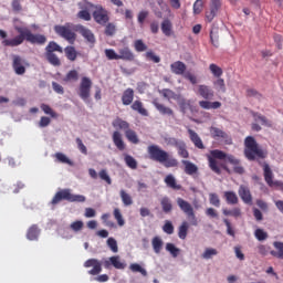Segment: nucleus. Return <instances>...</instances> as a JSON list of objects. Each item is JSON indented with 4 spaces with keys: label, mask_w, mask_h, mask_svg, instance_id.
Listing matches in <instances>:
<instances>
[{
    "label": "nucleus",
    "mask_w": 283,
    "mask_h": 283,
    "mask_svg": "<svg viewBox=\"0 0 283 283\" xmlns=\"http://www.w3.org/2000/svg\"><path fill=\"white\" fill-rule=\"evenodd\" d=\"M14 30L19 33L12 40L2 41V45L4 48H19V45H23V41H28L29 43L43 45L48 38L42 34H34L30 29L23 27H15Z\"/></svg>",
    "instance_id": "obj_1"
},
{
    "label": "nucleus",
    "mask_w": 283,
    "mask_h": 283,
    "mask_svg": "<svg viewBox=\"0 0 283 283\" xmlns=\"http://www.w3.org/2000/svg\"><path fill=\"white\" fill-rule=\"evenodd\" d=\"M103 266L104 269H112V266H114V269L123 271L127 266V263L122 261L119 255H113L108 259H103L102 261L98 259H88L84 262L85 269L93 268L88 271V275H99L103 272Z\"/></svg>",
    "instance_id": "obj_2"
},
{
    "label": "nucleus",
    "mask_w": 283,
    "mask_h": 283,
    "mask_svg": "<svg viewBox=\"0 0 283 283\" xmlns=\"http://www.w3.org/2000/svg\"><path fill=\"white\" fill-rule=\"evenodd\" d=\"M177 206L179 207L180 211L187 216L188 221H182L178 228V238L179 240H187V235L189 233V224L191 227H198V217H196V211H193V206L189 203V201L177 198Z\"/></svg>",
    "instance_id": "obj_3"
},
{
    "label": "nucleus",
    "mask_w": 283,
    "mask_h": 283,
    "mask_svg": "<svg viewBox=\"0 0 283 283\" xmlns=\"http://www.w3.org/2000/svg\"><path fill=\"white\" fill-rule=\"evenodd\" d=\"M147 151L150 160L160 163V165H164L167 169L178 165V159L169 156V153L160 148L158 145L148 146Z\"/></svg>",
    "instance_id": "obj_4"
},
{
    "label": "nucleus",
    "mask_w": 283,
    "mask_h": 283,
    "mask_svg": "<svg viewBox=\"0 0 283 283\" xmlns=\"http://www.w3.org/2000/svg\"><path fill=\"white\" fill-rule=\"evenodd\" d=\"M243 154L250 163H253V160H256L258 158H266V153L253 136L245 137Z\"/></svg>",
    "instance_id": "obj_5"
},
{
    "label": "nucleus",
    "mask_w": 283,
    "mask_h": 283,
    "mask_svg": "<svg viewBox=\"0 0 283 283\" xmlns=\"http://www.w3.org/2000/svg\"><path fill=\"white\" fill-rule=\"evenodd\" d=\"M211 156L217 158V160H226V163L232 165L234 174H238L239 176L244 175V167L240 164V159L235 158V156L227 154L220 149L211 150Z\"/></svg>",
    "instance_id": "obj_6"
},
{
    "label": "nucleus",
    "mask_w": 283,
    "mask_h": 283,
    "mask_svg": "<svg viewBox=\"0 0 283 283\" xmlns=\"http://www.w3.org/2000/svg\"><path fill=\"white\" fill-rule=\"evenodd\" d=\"M62 200H66L67 202H85L87 198L83 195H73L71 189H62L54 195L51 205L56 207Z\"/></svg>",
    "instance_id": "obj_7"
},
{
    "label": "nucleus",
    "mask_w": 283,
    "mask_h": 283,
    "mask_svg": "<svg viewBox=\"0 0 283 283\" xmlns=\"http://www.w3.org/2000/svg\"><path fill=\"white\" fill-rule=\"evenodd\" d=\"M170 70L172 74H176L177 76H184V78L189 81L192 85L198 83V77H196V75H193L191 72H187V64H185L182 61H176L170 64Z\"/></svg>",
    "instance_id": "obj_8"
},
{
    "label": "nucleus",
    "mask_w": 283,
    "mask_h": 283,
    "mask_svg": "<svg viewBox=\"0 0 283 283\" xmlns=\"http://www.w3.org/2000/svg\"><path fill=\"white\" fill-rule=\"evenodd\" d=\"M93 19L98 25H107L109 23V11H107L103 6L96 4L93 7Z\"/></svg>",
    "instance_id": "obj_9"
},
{
    "label": "nucleus",
    "mask_w": 283,
    "mask_h": 283,
    "mask_svg": "<svg viewBox=\"0 0 283 283\" xmlns=\"http://www.w3.org/2000/svg\"><path fill=\"white\" fill-rule=\"evenodd\" d=\"M92 92V80L87 76L82 77L78 88V96L84 103H90V94Z\"/></svg>",
    "instance_id": "obj_10"
},
{
    "label": "nucleus",
    "mask_w": 283,
    "mask_h": 283,
    "mask_svg": "<svg viewBox=\"0 0 283 283\" xmlns=\"http://www.w3.org/2000/svg\"><path fill=\"white\" fill-rule=\"evenodd\" d=\"M77 8L80 9L77 19H82V21H92V14L90 13V10L94 8V3L87 0H83L77 2Z\"/></svg>",
    "instance_id": "obj_11"
},
{
    "label": "nucleus",
    "mask_w": 283,
    "mask_h": 283,
    "mask_svg": "<svg viewBox=\"0 0 283 283\" xmlns=\"http://www.w3.org/2000/svg\"><path fill=\"white\" fill-rule=\"evenodd\" d=\"M54 32H56L59 36H61L65 41H69L70 43H74V41H76V33L72 31V29L70 28V24L55 25Z\"/></svg>",
    "instance_id": "obj_12"
},
{
    "label": "nucleus",
    "mask_w": 283,
    "mask_h": 283,
    "mask_svg": "<svg viewBox=\"0 0 283 283\" xmlns=\"http://www.w3.org/2000/svg\"><path fill=\"white\" fill-rule=\"evenodd\" d=\"M197 96H200L205 101H213L216 92L212 91L211 86L207 84H199L193 88Z\"/></svg>",
    "instance_id": "obj_13"
},
{
    "label": "nucleus",
    "mask_w": 283,
    "mask_h": 283,
    "mask_svg": "<svg viewBox=\"0 0 283 283\" xmlns=\"http://www.w3.org/2000/svg\"><path fill=\"white\" fill-rule=\"evenodd\" d=\"M222 8V0H210V9L206 12V20L211 23Z\"/></svg>",
    "instance_id": "obj_14"
},
{
    "label": "nucleus",
    "mask_w": 283,
    "mask_h": 283,
    "mask_svg": "<svg viewBox=\"0 0 283 283\" xmlns=\"http://www.w3.org/2000/svg\"><path fill=\"white\" fill-rule=\"evenodd\" d=\"M74 30L75 32H78L85 39V41H87V43H96V38L94 36L92 30L87 29L83 24L75 25Z\"/></svg>",
    "instance_id": "obj_15"
},
{
    "label": "nucleus",
    "mask_w": 283,
    "mask_h": 283,
    "mask_svg": "<svg viewBox=\"0 0 283 283\" xmlns=\"http://www.w3.org/2000/svg\"><path fill=\"white\" fill-rule=\"evenodd\" d=\"M238 193L244 205H253V195H251V189H249V186L241 185Z\"/></svg>",
    "instance_id": "obj_16"
},
{
    "label": "nucleus",
    "mask_w": 283,
    "mask_h": 283,
    "mask_svg": "<svg viewBox=\"0 0 283 283\" xmlns=\"http://www.w3.org/2000/svg\"><path fill=\"white\" fill-rule=\"evenodd\" d=\"M210 134H211L212 138H223V140H226L227 145H231L233 143L231 137H229V135L227 133H224L222 129H220L218 127H211Z\"/></svg>",
    "instance_id": "obj_17"
},
{
    "label": "nucleus",
    "mask_w": 283,
    "mask_h": 283,
    "mask_svg": "<svg viewBox=\"0 0 283 283\" xmlns=\"http://www.w3.org/2000/svg\"><path fill=\"white\" fill-rule=\"evenodd\" d=\"M263 176L268 187H275V181H273V170L268 163L263 164Z\"/></svg>",
    "instance_id": "obj_18"
},
{
    "label": "nucleus",
    "mask_w": 283,
    "mask_h": 283,
    "mask_svg": "<svg viewBox=\"0 0 283 283\" xmlns=\"http://www.w3.org/2000/svg\"><path fill=\"white\" fill-rule=\"evenodd\" d=\"M12 67L18 76H23L25 73V66H23V60L19 55L13 56Z\"/></svg>",
    "instance_id": "obj_19"
},
{
    "label": "nucleus",
    "mask_w": 283,
    "mask_h": 283,
    "mask_svg": "<svg viewBox=\"0 0 283 283\" xmlns=\"http://www.w3.org/2000/svg\"><path fill=\"white\" fill-rule=\"evenodd\" d=\"M135 59L136 56L134 55V52H132L130 48L125 46L118 50V61H134Z\"/></svg>",
    "instance_id": "obj_20"
},
{
    "label": "nucleus",
    "mask_w": 283,
    "mask_h": 283,
    "mask_svg": "<svg viewBox=\"0 0 283 283\" xmlns=\"http://www.w3.org/2000/svg\"><path fill=\"white\" fill-rule=\"evenodd\" d=\"M188 134H189L191 143H193V145H195V147H197V149H205V144L202 143V139L200 138V135H198V133H196L191 128H188Z\"/></svg>",
    "instance_id": "obj_21"
},
{
    "label": "nucleus",
    "mask_w": 283,
    "mask_h": 283,
    "mask_svg": "<svg viewBox=\"0 0 283 283\" xmlns=\"http://www.w3.org/2000/svg\"><path fill=\"white\" fill-rule=\"evenodd\" d=\"M252 117L255 123H261L263 127H273V122H271L266 116L262 115V113L252 112Z\"/></svg>",
    "instance_id": "obj_22"
},
{
    "label": "nucleus",
    "mask_w": 283,
    "mask_h": 283,
    "mask_svg": "<svg viewBox=\"0 0 283 283\" xmlns=\"http://www.w3.org/2000/svg\"><path fill=\"white\" fill-rule=\"evenodd\" d=\"M181 164L184 165L185 169V174H187V176H196V174H198V166L189 160H181Z\"/></svg>",
    "instance_id": "obj_23"
},
{
    "label": "nucleus",
    "mask_w": 283,
    "mask_h": 283,
    "mask_svg": "<svg viewBox=\"0 0 283 283\" xmlns=\"http://www.w3.org/2000/svg\"><path fill=\"white\" fill-rule=\"evenodd\" d=\"M113 143L119 151H125V142L123 140V135L120 132L115 130L113 133Z\"/></svg>",
    "instance_id": "obj_24"
},
{
    "label": "nucleus",
    "mask_w": 283,
    "mask_h": 283,
    "mask_svg": "<svg viewBox=\"0 0 283 283\" xmlns=\"http://www.w3.org/2000/svg\"><path fill=\"white\" fill-rule=\"evenodd\" d=\"M153 105L154 107H156V109L159 112V114H161L163 116H174V109H171L170 107H167L160 103H158L157 99L153 101Z\"/></svg>",
    "instance_id": "obj_25"
},
{
    "label": "nucleus",
    "mask_w": 283,
    "mask_h": 283,
    "mask_svg": "<svg viewBox=\"0 0 283 283\" xmlns=\"http://www.w3.org/2000/svg\"><path fill=\"white\" fill-rule=\"evenodd\" d=\"M273 247L275 250H272L270 254L277 260H283V242L282 241H274Z\"/></svg>",
    "instance_id": "obj_26"
},
{
    "label": "nucleus",
    "mask_w": 283,
    "mask_h": 283,
    "mask_svg": "<svg viewBox=\"0 0 283 283\" xmlns=\"http://www.w3.org/2000/svg\"><path fill=\"white\" fill-rule=\"evenodd\" d=\"M210 41L214 48H220V30L216 25L210 30Z\"/></svg>",
    "instance_id": "obj_27"
},
{
    "label": "nucleus",
    "mask_w": 283,
    "mask_h": 283,
    "mask_svg": "<svg viewBox=\"0 0 283 283\" xmlns=\"http://www.w3.org/2000/svg\"><path fill=\"white\" fill-rule=\"evenodd\" d=\"M123 105H132L134 103V88H126L122 94Z\"/></svg>",
    "instance_id": "obj_28"
},
{
    "label": "nucleus",
    "mask_w": 283,
    "mask_h": 283,
    "mask_svg": "<svg viewBox=\"0 0 283 283\" xmlns=\"http://www.w3.org/2000/svg\"><path fill=\"white\" fill-rule=\"evenodd\" d=\"M119 198L124 205V207H132L134 205V199L130 193H127L125 189L119 190Z\"/></svg>",
    "instance_id": "obj_29"
},
{
    "label": "nucleus",
    "mask_w": 283,
    "mask_h": 283,
    "mask_svg": "<svg viewBox=\"0 0 283 283\" xmlns=\"http://www.w3.org/2000/svg\"><path fill=\"white\" fill-rule=\"evenodd\" d=\"M164 244H165V242H163V239L160 237L153 238L151 247H153L154 253H156V255H160Z\"/></svg>",
    "instance_id": "obj_30"
},
{
    "label": "nucleus",
    "mask_w": 283,
    "mask_h": 283,
    "mask_svg": "<svg viewBox=\"0 0 283 283\" xmlns=\"http://www.w3.org/2000/svg\"><path fill=\"white\" fill-rule=\"evenodd\" d=\"M39 235H41V230L39 229V226H31L27 232V238L31 241H34L39 240Z\"/></svg>",
    "instance_id": "obj_31"
},
{
    "label": "nucleus",
    "mask_w": 283,
    "mask_h": 283,
    "mask_svg": "<svg viewBox=\"0 0 283 283\" xmlns=\"http://www.w3.org/2000/svg\"><path fill=\"white\" fill-rule=\"evenodd\" d=\"M130 109H133V112H138L140 116H149V112H147L146 108H144L143 102L138 99L133 102Z\"/></svg>",
    "instance_id": "obj_32"
},
{
    "label": "nucleus",
    "mask_w": 283,
    "mask_h": 283,
    "mask_svg": "<svg viewBox=\"0 0 283 283\" xmlns=\"http://www.w3.org/2000/svg\"><path fill=\"white\" fill-rule=\"evenodd\" d=\"M130 109H133V112H138L140 116H149V112H147L146 108H144L143 102L138 99L133 102Z\"/></svg>",
    "instance_id": "obj_33"
},
{
    "label": "nucleus",
    "mask_w": 283,
    "mask_h": 283,
    "mask_svg": "<svg viewBox=\"0 0 283 283\" xmlns=\"http://www.w3.org/2000/svg\"><path fill=\"white\" fill-rule=\"evenodd\" d=\"M54 52H60V54H63V48L59 45V43L51 41L45 46V54H54Z\"/></svg>",
    "instance_id": "obj_34"
},
{
    "label": "nucleus",
    "mask_w": 283,
    "mask_h": 283,
    "mask_svg": "<svg viewBox=\"0 0 283 283\" xmlns=\"http://www.w3.org/2000/svg\"><path fill=\"white\" fill-rule=\"evenodd\" d=\"M44 56L50 65H53V67H61V59H59V55L55 53H44Z\"/></svg>",
    "instance_id": "obj_35"
},
{
    "label": "nucleus",
    "mask_w": 283,
    "mask_h": 283,
    "mask_svg": "<svg viewBox=\"0 0 283 283\" xmlns=\"http://www.w3.org/2000/svg\"><path fill=\"white\" fill-rule=\"evenodd\" d=\"M172 28L174 25L171 24V20L165 19L161 22V32L165 34V36H171V34H174Z\"/></svg>",
    "instance_id": "obj_36"
},
{
    "label": "nucleus",
    "mask_w": 283,
    "mask_h": 283,
    "mask_svg": "<svg viewBox=\"0 0 283 283\" xmlns=\"http://www.w3.org/2000/svg\"><path fill=\"white\" fill-rule=\"evenodd\" d=\"M208 161H209V167L211 171L220 176L222 174V170H220V166H218V161L216 160V157H213V155H208Z\"/></svg>",
    "instance_id": "obj_37"
},
{
    "label": "nucleus",
    "mask_w": 283,
    "mask_h": 283,
    "mask_svg": "<svg viewBox=\"0 0 283 283\" xmlns=\"http://www.w3.org/2000/svg\"><path fill=\"white\" fill-rule=\"evenodd\" d=\"M160 205L164 213H171V210L174 209V205H171V199H169V197H164L160 200Z\"/></svg>",
    "instance_id": "obj_38"
},
{
    "label": "nucleus",
    "mask_w": 283,
    "mask_h": 283,
    "mask_svg": "<svg viewBox=\"0 0 283 283\" xmlns=\"http://www.w3.org/2000/svg\"><path fill=\"white\" fill-rule=\"evenodd\" d=\"M165 182L170 189H176L177 191L181 189V186L176 182V177H174V175L166 176Z\"/></svg>",
    "instance_id": "obj_39"
},
{
    "label": "nucleus",
    "mask_w": 283,
    "mask_h": 283,
    "mask_svg": "<svg viewBox=\"0 0 283 283\" xmlns=\"http://www.w3.org/2000/svg\"><path fill=\"white\" fill-rule=\"evenodd\" d=\"M223 196L226 198L227 205H238L239 199L234 191H226Z\"/></svg>",
    "instance_id": "obj_40"
},
{
    "label": "nucleus",
    "mask_w": 283,
    "mask_h": 283,
    "mask_svg": "<svg viewBox=\"0 0 283 283\" xmlns=\"http://www.w3.org/2000/svg\"><path fill=\"white\" fill-rule=\"evenodd\" d=\"M213 87L216 91L224 94L227 92V84L224 83V78L218 77L216 81H213Z\"/></svg>",
    "instance_id": "obj_41"
},
{
    "label": "nucleus",
    "mask_w": 283,
    "mask_h": 283,
    "mask_svg": "<svg viewBox=\"0 0 283 283\" xmlns=\"http://www.w3.org/2000/svg\"><path fill=\"white\" fill-rule=\"evenodd\" d=\"M125 136L129 143H133V145H138L140 143V139H138V135L129 128L125 130Z\"/></svg>",
    "instance_id": "obj_42"
},
{
    "label": "nucleus",
    "mask_w": 283,
    "mask_h": 283,
    "mask_svg": "<svg viewBox=\"0 0 283 283\" xmlns=\"http://www.w3.org/2000/svg\"><path fill=\"white\" fill-rule=\"evenodd\" d=\"M112 125L115 127V129H125V132L129 129V123L120 119V117H117L115 120H113Z\"/></svg>",
    "instance_id": "obj_43"
},
{
    "label": "nucleus",
    "mask_w": 283,
    "mask_h": 283,
    "mask_svg": "<svg viewBox=\"0 0 283 283\" xmlns=\"http://www.w3.org/2000/svg\"><path fill=\"white\" fill-rule=\"evenodd\" d=\"M64 52L69 61H76V56H78V53L76 52V49L74 46H66L64 49Z\"/></svg>",
    "instance_id": "obj_44"
},
{
    "label": "nucleus",
    "mask_w": 283,
    "mask_h": 283,
    "mask_svg": "<svg viewBox=\"0 0 283 283\" xmlns=\"http://www.w3.org/2000/svg\"><path fill=\"white\" fill-rule=\"evenodd\" d=\"M166 251L170 253L171 258H178L180 255V249L174 243H166Z\"/></svg>",
    "instance_id": "obj_45"
},
{
    "label": "nucleus",
    "mask_w": 283,
    "mask_h": 283,
    "mask_svg": "<svg viewBox=\"0 0 283 283\" xmlns=\"http://www.w3.org/2000/svg\"><path fill=\"white\" fill-rule=\"evenodd\" d=\"M180 158H189V150H187V144L182 140L176 148Z\"/></svg>",
    "instance_id": "obj_46"
},
{
    "label": "nucleus",
    "mask_w": 283,
    "mask_h": 283,
    "mask_svg": "<svg viewBox=\"0 0 283 283\" xmlns=\"http://www.w3.org/2000/svg\"><path fill=\"white\" fill-rule=\"evenodd\" d=\"M55 158L57 163H62L63 165H69L70 167H74V161L69 159L63 153H56Z\"/></svg>",
    "instance_id": "obj_47"
},
{
    "label": "nucleus",
    "mask_w": 283,
    "mask_h": 283,
    "mask_svg": "<svg viewBox=\"0 0 283 283\" xmlns=\"http://www.w3.org/2000/svg\"><path fill=\"white\" fill-rule=\"evenodd\" d=\"M223 216H232V218H241L242 210L240 208H233L232 210L222 209Z\"/></svg>",
    "instance_id": "obj_48"
},
{
    "label": "nucleus",
    "mask_w": 283,
    "mask_h": 283,
    "mask_svg": "<svg viewBox=\"0 0 283 283\" xmlns=\"http://www.w3.org/2000/svg\"><path fill=\"white\" fill-rule=\"evenodd\" d=\"M106 245L112 251V253H118V241H116L114 237H109L106 240Z\"/></svg>",
    "instance_id": "obj_49"
},
{
    "label": "nucleus",
    "mask_w": 283,
    "mask_h": 283,
    "mask_svg": "<svg viewBox=\"0 0 283 283\" xmlns=\"http://www.w3.org/2000/svg\"><path fill=\"white\" fill-rule=\"evenodd\" d=\"M129 269L133 273H140L144 277H147V270H145V268L140 266V264L132 263L129 265Z\"/></svg>",
    "instance_id": "obj_50"
},
{
    "label": "nucleus",
    "mask_w": 283,
    "mask_h": 283,
    "mask_svg": "<svg viewBox=\"0 0 283 283\" xmlns=\"http://www.w3.org/2000/svg\"><path fill=\"white\" fill-rule=\"evenodd\" d=\"M124 160L129 169H138V161L132 155H125Z\"/></svg>",
    "instance_id": "obj_51"
},
{
    "label": "nucleus",
    "mask_w": 283,
    "mask_h": 283,
    "mask_svg": "<svg viewBox=\"0 0 283 283\" xmlns=\"http://www.w3.org/2000/svg\"><path fill=\"white\" fill-rule=\"evenodd\" d=\"M209 70L216 78H220V76L223 74L222 67L213 63L209 65Z\"/></svg>",
    "instance_id": "obj_52"
},
{
    "label": "nucleus",
    "mask_w": 283,
    "mask_h": 283,
    "mask_svg": "<svg viewBox=\"0 0 283 283\" xmlns=\"http://www.w3.org/2000/svg\"><path fill=\"white\" fill-rule=\"evenodd\" d=\"M40 108L42 109V112H44V114H48L51 118H59V114H56V112H53L50 105L41 104Z\"/></svg>",
    "instance_id": "obj_53"
},
{
    "label": "nucleus",
    "mask_w": 283,
    "mask_h": 283,
    "mask_svg": "<svg viewBox=\"0 0 283 283\" xmlns=\"http://www.w3.org/2000/svg\"><path fill=\"white\" fill-rule=\"evenodd\" d=\"M113 216L115 220H117L118 227H125V219H123V213H120V209L115 208L113 211Z\"/></svg>",
    "instance_id": "obj_54"
},
{
    "label": "nucleus",
    "mask_w": 283,
    "mask_h": 283,
    "mask_svg": "<svg viewBox=\"0 0 283 283\" xmlns=\"http://www.w3.org/2000/svg\"><path fill=\"white\" fill-rule=\"evenodd\" d=\"M213 255H218V250H216L214 248H207L203 251L201 258H203V260H211Z\"/></svg>",
    "instance_id": "obj_55"
},
{
    "label": "nucleus",
    "mask_w": 283,
    "mask_h": 283,
    "mask_svg": "<svg viewBox=\"0 0 283 283\" xmlns=\"http://www.w3.org/2000/svg\"><path fill=\"white\" fill-rule=\"evenodd\" d=\"M254 238L259 240V242H264L269 238V233L264 231L263 229H256L254 232Z\"/></svg>",
    "instance_id": "obj_56"
},
{
    "label": "nucleus",
    "mask_w": 283,
    "mask_h": 283,
    "mask_svg": "<svg viewBox=\"0 0 283 283\" xmlns=\"http://www.w3.org/2000/svg\"><path fill=\"white\" fill-rule=\"evenodd\" d=\"M70 81H74V82L78 81V71L72 70V71H70V72L65 75L64 82H65V83H70Z\"/></svg>",
    "instance_id": "obj_57"
},
{
    "label": "nucleus",
    "mask_w": 283,
    "mask_h": 283,
    "mask_svg": "<svg viewBox=\"0 0 283 283\" xmlns=\"http://www.w3.org/2000/svg\"><path fill=\"white\" fill-rule=\"evenodd\" d=\"M247 96H249L250 98H256V101H262L263 98L262 94L258 92L255 88H248Z\"/></svg>",
    "instance_id": "obj_58"
},
{
    "label": "nucleus",
    "mask_w": 283,
    "mask_h": 283,
    "mask_svg": "<svg viewBox=\"0 0 283 283\" xmlns=\"http://www.w3.org/2000/svg\"><path fill=\"white\" fill-rule=\"evenodd\" d=\"M83 226L84 223L82 220H76L70 224V229L75 233H78V231H83Z\"/></svg>",
    "instance_id": "obj_59"
},
{
    "label": "nucleus",
    "mask_w": 283,
    "mask_h": 283,
    "mask_svg": "<svg viewBox=\"0 0 283 283\" xmlns=\"http://www.w3.org/2000/svg\"><path fill=\"white\" fill-rule=\"evenodd\" d=\"M105 56L108 59V61H118V53L114 51V49H106L105 51Z\"/></svg>",
    "instance_id": "obj_60"
},
{
    "label": "nucleus",
    "mask_w": 283,
    "mask_h": 283,
    "mask_svg": "<svg viewBox=\"0 0 283 283\" xmlns=\"http://www.w3.org/2000/svg\"><path fill=\"white\" fill-rule=\"evenodd\" d=\"M98 176H99L101 180H104L105 184L112 185V177H109V174L107 172V169H102L98 172Z\"/></svg>",
    "instance_id": "obj_61"
},
{
    "label": "nucleus",
    "mask_w": 283,
    "mask_h": 283,
    "mask_svg": "<svg viewBox=\"0 0 283 283\" xmlns=\"http://www.w3.org/2000/svg\"><path fill=\"white\" fill-rule=\"evenodd\" d=\"M134 48H135L136 52H146L147 44H145V42H143V40H136L134 42Z\"/></svg>",
    "instance_id": "obj_62"
},
{
    "label": "nucleus",
    "mask_w": 283,
    "mask_h": 283,
    "mask_svg": "<svg viewBox=\"0 0 283 283\" xmlns=\"http://www.w3.org/2000/svg\"><path fill=\"white\" fill-rule=\"evenodd\" d=\"M164 233H167V235H172L174 233V223L171 221H166L163 226Z\"/></svg>",
    "instance_id": "obj_63"
},
{
    "label": "nucleus",
    "mask_w": 283,
    "mask_h": 283,
    "mask_svg": "<svg viewBox=\"0 0 283 283\" xmlns=\"http://www.w3.org/2000/svg\"><path fill=\"white\" fill-rule=\"evenodd\" d=\"M210 198V205H212V207H220V197H218V193L216 192H211L209 195Z\"/></svg>",
    "instance_id": "obj_64"
}]
</instances>
